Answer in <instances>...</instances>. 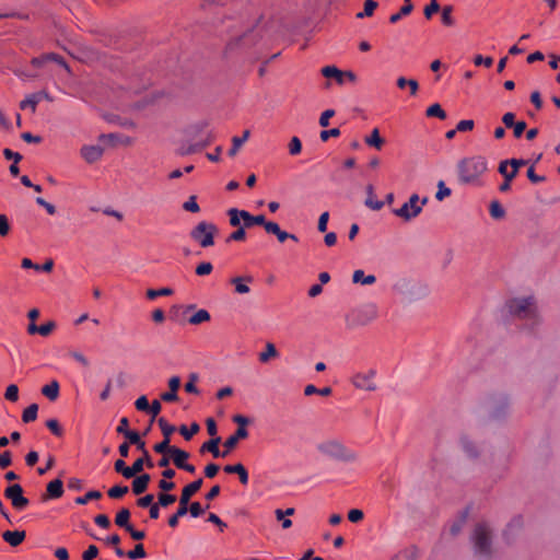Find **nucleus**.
<instances>
[{
  "instance_id": "nucleus-1",
  "label": "nucleus",
  "mask_w": 560,
  "mask_h": 560,
  "mask_svg": "<svg viewBox=\"0 0 560 560\" xmlns=\"http://www.w3.org/2000/svg\"><path fill=\"white\" fill-rule=\"evenodd\" d=\"M456 170L462 185H480L482 175L488 171V161L481 155L464 158L458 161Z\"/></svg>"
},
{
  "instance_id": "nucleus-2",
  "label": "nucleus",
  "mask_w": 560,
  "mask_h": 560,
  "mask_svg": "<svg viewBox=\"0 0 560 560\" xmlns=\"http://www.w3.org/2000/svg\"><path fill=\"white\" fill-rule=\"evenodd\" d=\"M508 308L513 316L525 320L529 330L540 323L538 307L533 296L513 299L508 303Z\"/></svg>"
},
{
  "instance_id": "nucleus-3",
  "label": "nucleus",
  "mask_w": 560,
  "mask_h": 560,
  "mask_svg": "<svg viewBox=\"0 0 560 560\" xmlns=\"http://www.w3.org/2000/svg\"><path fill=\"white\" fill-rule=\"evenodd\" d=\"M317 451L331 459L351 463L355 460V454L348 450L340 441L338 440H326L317 444Z\"/></svg>"
},
{
  "instance_id": "nucleus-4",
  "label": "nucleus",
  "mask_w": 560,
  "mask_h": 560,
  "mask_svg": "<svg viewBox=\"0 0 560 560\" xmlns=\"http://www.w3.org/2000/svg\"><path fill=\"white\" fill-rule=\"evenodd\" d=\"M202 482H203L202 479L199 478L183 488L182 494L179 497V504H178L177 511L175 512V514H173L168 518V525L171 527H173V528L177 527L179 518L185 516L188 513L189 501H190L191 497L197 491L200 490V488L202 487Z\"/></svg>"
},
{
  "instance_id": "nucleus-5",
  "label": "nucleus",
  "mask_w": 560,
  "mask_h": 560,
  "mask_svg": "<svg viewBox=\"0 0 560 560\" xmlns=\"http://www.w3.org/2000/svg\"><path fill=\"white\" fill-rule=\"evenodd\" d=\"M116 432L118 434H122L129 441V443L136 445V447L140 452H143V455H145L147 467L153 468L154 465H153V462L151 459V456H150L148 450L145 448V442L141 440V436L138 432L129 430L128 418L122 417L119 420V424L116 429Z\"/></svg>"
},
{
  "instance_id": "nucleus-6",
  "label": "nucleus",
  "mask_w": 560,
  "mask_h": 560,
  "mask_svg": "<svg viewBox=\"0 0 560 560\" xmlns=\"http://www.w3.org/2000/svg\"><path fill=\"white\" fill-rule=\"evenodd\" d=\"M218 231L219 229L215 224L201 221L190 231L189 235L201 247L207 248L214 244V235Z\"/></svg>"
},
{
  "instance_id": "nucleus-7",
  "label": "nucleus",
  "mask_w": 560,
  "mask_h": 560,
  "mask_svg": "<svg viewBox=\"0 0 560 560\" xmlns=\"http://www.w3.org/2000/svg\"><path fill=\"white\" fill-rule=\"evenodd\" d=\"M427 202V197L420 200L417 194H412L408 201L405 202L400 208L394 209L393 213L405 221H411L422 212V209Z\"/></svg>"
},
{
  "instance_id": "nucleus-8",
  "label": "nucleus",
  "mask_w": 560,
  "mask_h": 560,
  "mask_svg": "<svg viewBox=\"0 0 560 560\" xmlns=\"http://www.w3.org/2000/svg\"><path fill=\"white\" fill-rule=\"evenodd\" d=\"M475 552L479 556L491 555V530L486 524H478L472 534Z\"/></svg>"
},
{
  "instance_id": "nucleus-9",
  "label": "nucleus",
  "mask_w": 560,
  "mask_h": 560,
  "mask_svg": "<svg viewBox=\"0 0 560 560\" xmlns=\"http://www.w3.org/2000/svg\"><path fill=\"white\" fill-rule=\"evenodd\" d=\"M378 317V307L374 302H366L354 308L348 318L355 326H364Z\"/></svg>"
},
{
  "instance_id": "nucleus-10",
  "label": "nucleus",
  "mask_w": 560,
  "mask_h": 560,
  "mask_svg": "<svg viewBox=\"0 0 560 560\" xmlns=\"http://www.w3.org/2000/svg\"><path fill=\"white\" fill-rule=\"evenodd\" d=\"M4 497L11 501L16 511H23L30 504V500L23 495V488L19 483H13L4 490Z\"/></svg>"
},
{
  "instance_id": "nucleus-11",
  "label": "nucleus",
  "mask_w": 560,
  "mask_h": 560,
  "mask_svg": "<svg viewBox=\"0 0 560 560\" xmlns=\"http://www.w3.org/2000/svg\"><path fill=\"white\" fill-rule=\"evenodd\" d=\"M144 465H147L145 455L138 458L130 467L126 466L124 459H117L114 464V468L116 472L121 474L125 478L129 479L141 472Z\"/></svg>"
},
{
  "instance_id": "nucleus-12",
  "label": "nucleus",
  "mask_w": 560,
  "mask_h": 560,
  "mask_svg": "<svg viewBox=\"0 0 560 560\" xmlns=\"http://www.w3.org/2000/svg\"><path fill=\"white\" fill-rule=\"evenodd\" d=\"M375 371L371 370L368 373H358L352 377V384L354 387L363 390H375L376 385L374 383Z\"/></svg>"
},
{
  "instance_id": "nucleus-13",
  "label": "nucleus",
  "mask_w": 560,
  "mask_h": 560,
  "mask_svg": "<svg viewBox=\"0 0 560 560\" xmlns=\"http://www.w3.org/2000/svg\"><path fill=\"white\" fill-rule=\"evenodd\" d=\"M509 162H500L499 173L504 177V182L499 186L501 192H508L511 189V183L516 177V171H508Z\"/></svg>"
},
{
  "instance_id": "nucleus-14",
  "label": "nucleus",
  "mask_w": 560,
  "mask_h": 560,
  "mask_svg": "<svg viewBox=\"0 0 560 560\" xmlns=\"http://www.w3.org/2000/svg\"><path fill=\"white\" fill-rule=\"evenodd\" d=\"M266 232L276 235L280 243H284L288 240H291L293 242L299 241L295 234H291L281 230L279 224L272 221L266 224Z\"/></svg>"
},
{
  "instance_id": "nucleus-15",
  "label": "nucleus",
  "mask_w": 560,
  "mask_h": 560,
  "mask_svg": "<svg viewBox=\"0 0 560 560\" xmlns=\"http://www.w3.org/2000/svg\"><path fill=\"white\" fill-rule=\"evenodd\" d=\"M247 436L248 431L246 428H237L235 433L225 440V451L222 453V456L225 457L237 445L240 440L246 439Z\"/></svg>"
},
{
  "instance_id": "nucleus-16",
  "label": "nucleus",
  "mask_w": 560,
  "mask_h": 560,
  "mask_svg": "<svg viewBox=\"0 0 560 560\" xmlns=\"http://www.w3.org/2000/svg\"><path fill=\"white\" fill-rule=\"evenodd\" d=\"M63 494V483L60 479L50 481L46 487V493L42 495V501L58 499Z\"/></svg>"
},
{
  "instance_id": "nucleus-17",
  "label": "nucleus",
  "mask_w": 560,
  "mask_h": 560,
  "mask_svg": "<svg viewBox=\"0 0 560 560\" xmlns=\"http://www.w3.org/2000/svg\"><path fill=\"white\" fill-rule=\"evenodd\" d=\"M180 387V378L178 376H172L168 380L170 390L161 395V399L166 402H173L178 399L177 390Z\"/></svg>"
},
{
  "instance_id": "nucleus-18",
  "label": "nucleus",
  "mask_w": 560,
  "mask_h": 560,
  "mask_svg": "<svg viewBox=\"0 0 560 560\" xmlns=\"http://www.w3.org/2000/svg\"><path fill=\"white\" fill-rule=\"evenodd\" d=\"M103 148L100 145H84L81 149V155L88 163L98 161L103 155Z\"/></svg>"
},
{
  "instance_id": "nucleus-19",
  "label": "nucleus",
  "mask_w": 560,
  "mask_h": 560,
  "mask_svg": "<svg viewBox=\"0 0 560 560\" xmlns=\"http://www.w3.org/2000/svg\"><path fill=\"white\" fill-rule=\"evenodd\" d=\"M243 222L245 229H249L253 225H261L266 230V224L270 221H267L264 214L253 215L248 211L244 210Z\"/></svg>"
},
{
  "instance_id": "nucleus-20",
  "label": "nucleus",
  "mask_w": 560,
  "mask_h": 560,
  "mask_svg": "<svg viewBox=\"0 0 560 560\" xmlns=\"http://www.w3.org/2000/svg\"><path fill=\"white\" fill-rule=\"evenodd\" d=\"M224 471L226 474H236L242 485L246 486L248 483V471L242 464L226 465Z\"/></svg>"
},
{
  "instance_id": "nucleus-21",
  "label": "nucleus",
  "mask_w": 560,
  "mask_h": 560,
  "mask_svg": "<svg viewBox=\"0 0 560 560\" xmlns=\"http://www.w3.org/2000/svg\"><path fill=\"white\" fill-rule=\"evenodd\" d=\"M26 533L24 530H7L2 534V538L5 542H8L12 547H16L23 542L25 539Z\"/></svg>"
},
{
  "instance_id": "nucleus-22",
  "label": "nucleus",
  "mask_w": 560,
  "mask_h": 560,
  "mask_svg": "<svg viewBox=\"0 0 560 560\" xmlns=\"http://www.w3.org/2000/svg\"><path fill=\"white\" fill-rule=\"evenodd\" d=\"M252 276L245 277H235L231 279V283L235 287V292L238 294H246L250 291L249 287L246 283L253 282Z\"/></svg>"
},
{
  "instance_id": "nucleus-23",
  "label": "nucleus",
  "mask_w": 560,
  "mask_h": 560,
  "mask_svg": "<svg viewBox=\"0 0 560 560\" xmlns=\"http://www.w3.org/2000/svg\"><path fill=\"white\" fill-rule=\"evenodd\" d=\"M320 73L328 79H335L338 84L345 83L343 71L339 70L335 66H326L322 68Z\"/></svg>"
},
{
  "instance_id": "nucleus-24",
  "label": "nucleus",
  "mask_w": 560,
  "mask_h": 560,
  "mask_svg": "<svg viewBox=\"0 0 560 560\" xmlns=\"http://www.w3.org/2000/svg\"><path fill=\"white\" fill-rule=\"evenodd\" d=\"M150 480H151V478H150V475H148V474H143V475L138 476L132 481V491H133V493L137 494V495L143 493L147 490Z\"/></svg>"
},
{
  "instance_id": "nucleus-25",
  "label": "nucleus",
  "mask_w": 560,
  "mask_h": 560,
  "mask_svg": "<svg viewBox=\"0 0 560 560\" xmlns=\"http://www.w3.org/2000/svg\"><path fill=\"white\" fill-rule=\"evenodd\" d=\"M366 199L364 201L365 206L372 210L378 211L384 207V201L374 199V187L372 185H368L366 187Z\"/></svg>"
},
{
  "instance_id": "nucleus-26",
  "label": "nucleus",
  "mask_w": 560,
  "mask_h": 560,
  "mask_svg": "<svg viewBox=\"0 0 560 560\" xmlns=\"http://www.w3.org/2000/svg\"><path fill=\"white\" fill-rule=\"evenodd\" d=\"M279 352L276 348V346L272 342H267L265 346V350L259 353V361L261 363H267L269 360L278 358Z\"/></svg>"
},
{
  "instance_id": "nucleus-27",
  "label": "nucleus",
  "mask_w": 560,
  "mask_h": 560,
  "mask_svg": "<svg viewBox=\"0 0 560 560\" xmlns=\"http://www.w3.org/2000/svg\"><path fill=\"white\" fill-rule=\"evenodd\" d=\"M353 283H361L364 285H371L375 283L376 277L374 275H364V271L361 269L354 270L352 275Z\"/></svg>"
},
{
  "instance_id": "nucleus-28",
  "label": "nucleus",
  "mask_w": 560,
  "mask_h": 560,
  "mask_svg": "<svg viewBox=\"0 0 560 560\" xmlns=\"http://www.w3.org/2000/svg\"><path fill=\"white\" fill-rule=\"evenodd\" d=\"M221 442V438L220 436H215L211 440H209L208 442L203 443V445L201 446V452H210L213 457H220L222 456V453L220 452L219 450V444Z\"/></svg>"
},
{
  "instance_id": "nucleus-29",
  "label": "nucleus",
  "mask_w": 560,
  "mask_h": 560,
  "mask_svg": "<svg viewBox=\"0 0 560 560\" xmlns=\"http://www.w3.org/2000/svg\"><path fill=\"white\" fill-rule=\"evenodd\" d=\"M412 10L413 4L411 3V0H405V3L402 7H400V10L389 16V22L393 24L397 23L402 16L409 15Z\"/></svg>"
},
{
  "instance_id": "nucleus-30",
  "label": "nucleus",
  "mask_w": 560,
  "mask_h": 560,
  "mask_svg": "<svg viewBox=\"0 0 560 560\" xmlns=\"http://www.w3.org/2000/svg\"><path fill=\"white\" fill-rule=\"evenodd\" d=\"M59 383L57 381H52L42 388V394L49 400L54 401L59 396Z\"/></svg>"
},
{
  "instance_id": "nucleus-31",
  "label": "nucleus",
  "mask_w": 560,
  "mask_h": 560,
  "mask_svg": "<svg viewBox=\"0 0 560 560\" xmlns=\"http://www.w3.org/2000/svg\"><path fill=\"white\" fill-rule=\"evenodd\" d=\"M249 135V130H245L242 137L232 138V148L229 150L230 156H234L237 154L240 148L248 140Z\"/></svg>"
},
{
  "instance_id": "nucleus-32",
  "label": "nucleus",
  "mask_w": 560,
  "mask_h": 560,
  "mask_svg": "<svg viewBox=\"0 0 560 560\" xmlns=\"http://www.w3.org/2000/svg\"><path fill=\"white\" fill-rule=\"evenodd\" d=\"M129 520H130V511L128 509L124 508L116 514L115 524L126 530L129 526L132 525V524H130Z\"/></svg>"
},
{
  "instance_id": "nucleus-33",
  "label": "nucleus",
  "mask_w": 560,
  "mask_h": 560,
  "mask_svg": "<svg viewBox=\"0 0 560 560\" xmlns=\"http://www.w3.org/2000/svg\"><path fill=\"white\" fill-rule=\"evenodd\" d=\"M172 456L174 465L180 469V467L186 463V460L189 457V453L186 451H183L180 448L175 447L172 453L170 454Z\"/></svg>"
},
{
  "instance_id": "nucleus-34",
  "label": "nucleus",
  "mask_w": 560,
  "mask_h": 560,
  "mask_svg": "<svg viewBox=\"0 0 560 560\" xmlns=\"http://www.w3.org/2000/svg\"><path fill=\"white\" fill-rule=\"evenodd\" d=\"M365 143L370 147H373L377 150L382 148L384 144V140L380 136V131L377 128H374L369 137L365 138Z\"/></svg>"
},
{
  "instance_id": "nucleus-35",
  "label": "nucleus",
  "mask_w": 560,
  "mask_h": 560,
  "mask_svg": "<svg viewBox=\"0 0 560 560\" xmlns=\"http://www.w3.org/2000/svg\"><path fill=\"white\" fill-rule=\"evenodd\" d=\"M425 115L428 117H436L439 119L444 120L446 118L445 110L441 107L440 104L435 103L429 106L425 110Z\"/></svg>"
},
{
  "instance_id": "nucleus-36",
  "label": "nucleus",
  "mask_w": 560,
  "mask_h": 560,
  "mask_svg": "<svg viewBox=\"0 0 560 560\" xmlns=\"http://www.w3.org/2000/svg\"><path fill=\"white\" fill-rule=\"evenodd\" d=\"M37 411L38 406L36 404H32L27 408H25L22 415L23 422L30 423L32 421H35L37 418Z\"/></svg>"
},
{
  "instance_id": "nucleus-37",
  "label": "nucleus",
  "mask_w": 560,
  "mask_h": 560,
  "mask_svg": "<svg viewBox=\"0 0 560 560\" xmlns=\"http://www.w3.org/2000/svg\"><path fill=\"white\" fill-rule=\"evenodd\" d=\"M489 212L490 215L495 220H500L505 215V210L498 200H493L490 203Z\"/></svg>"
},
{
  "instance_id": "nucleus-38",
  "label": "nucleus",
  "mask_w": 560,
  "mask_h": 560,
  "mask_svg": "<svg viewBox=\"0 0 560 560\" xmlns=\"http://www.w3.org/2000/svg\"><path fill=\"white\" fill-rule=\"evenodd\" d=\"M377 5H378L377 2L374 0H365L364 10L357 14V19H364L368 16H372L374 13V10L377 8Z\"/></svg>"
},
{
  "instance_id": "nucleus-39",
  "label": "nucleus",
  "mask_w": 560,
  "mask_h": 560,
  "mask_svg": "<svg viewBox=\"0 0 560 560\" xmlns=\"http://www.w3.org/2000/svg\"><path fill=\"white\" fill-rule=\"evenodd\" d=\"M38 103H39L38 97L35 96L34 93H33V94H30L28 96H26L20 103V107H21V109L30 108L32 110V113H35L36 106H37Z\"/></svg>"
},
{
  "instance_id": "nucleus-40",
  "label": "nucleus",
  "mask_w": 560,
  "mask_h": 560,
  "mask_svg": "<svg viewBox=\"0 0 560 560\" xmlns=\"http://www.w3.org/2000/svg\"><path fill=\"white\" fill-rule=\"evenodd\" d=\"M228 215L230 218V224L232 226H240L241 220H243L244 210H238L236 208H231L228 211Z\"/></svg>"
},
{
  "instance_id": "nucleus-41",
  "label": "nucleus",
  "mask_w": 560,
  "mask_h": 560,
  "mask_svg": "<svg viewBox=\"0 0 560 560\" xmlns=\"http://www.w3.org/2000/svg\"><path fill=\"white\" fill-rule=\"evenodd\" d=\"M210 319V314L208 311L206 310H199L198 312H196L190 318H189V323L191 325H199L203 322H208Z\"/></svg>"
},
{
  "instance_id": "nucleus-42",
  "label": "nucleus",
  "mask_w": 560,
  "mask_h": 560,
  "mask_svg": "<svg viewBox=\"0 0 560 560\" xmlns=\"http://www.w3.org/2000/svg\"><path fill=\"white\" fill-rule=\"evenodd\" d=\"M102 498V493L97 490H91L83 497L75 498L74 502L80 505L86 504L90 500H97Z\"/></svg>"
},
{
  "instance_id": "nucleus-43",
  "label": "nucleus",
  "mask_w": 560,
  "mask_h": 560,
  "mask_svg": "<svg viewBox=\"0 0 560 560\" xmlns=\"http://www.w3.org/2000/svg\"><path fill=\"white\" fill-rule=\"evenodd\" d=\"M199 430H200V427H199V424L197 422L191 423L189 429L186 425H182L179 428L180 434L187 441L190 440L196 433H198Z\"/></svg>"
},
{
  "instance_id": "nucleus-44",
  "label": "nucleus",
  "mask_w": 560,
  "mask_h": 560,
  "mask_svg": "<svg viewBox=\"0 0 560 560\" xmlns=\"http://www.w3.org/2000/svg\"><path fill=\"white\" fill-rule=\"evenodd\" d=\"M158 423L163 433V436L171 439V435L175 432L176 428L173 424H170L163 417L158 420Z\"/></svg>"
},
{
  "instance_id": "nucleus-45",
  "label": "nucleus",
  "mask_w": 560,
  "mask_h": 560,
  "mask_svg": "<svg viewBox=\"0 0 560 560\" xmlns=\"http://www.w3.org/2000/svg\"><path fill=\"white\" fill-rule=\"evenodd\" d=\"M453 13V7L452 5H445L442 9V23L445 26H453L455 24V20L452 15Z\"/></svg>"
},
{
  "instance_id": "nucleus-46",
  "label": "nucleus",
  "mask_w": 560,
  "mask_h": 560,
  "mask_svg": "<svg viewBox=\"0 0 560 560\" xmlns=\"http://www.w3.org/2000/svg\"><path fill=\"white\" fill-rule=\"evenodd\" d=\"M170 438H164V440L154 445V451L159 454H171L175 446L170 445Z\"/></svg>"
},
{
  "instance_id": "nucleus-47",
  "label": "nucleus",
  "mask_w": 560,
  "mask_h": 560,
  "mask_svg": "<svg viewBox=\"0 0 560 560\" xmlns=\"http://www.w3.org/2000/svg\"><path fill=\"white\" fill-rule=\"evenodd\" d=\"M173 293V290L170 289V288H161V289H149L147 291V298L149 300H154L159 296H166V295H171Z\"/></svg>"
},
{
  "instance_id": "nucleus-48",
  "label": "nucleus",
  "mask_w": 560,
  "mask_h": 560,
  "mask_svg": "<svg viewBox=\"0 0 560 560\" xmlns=\"http://www.w3.org/2000/svg\"><path fill=\"white\" fill-rule=\"evenodd\" d=\"M127 557L130 560L142 559L147 557L144 547L142 544H137L135 548L127 552Z\"/></svg>"
},
{
  "instance_id": "nucleus-49",
  "label": "nucleus",
  "mask_w": 560,
  "mask_h": 560,
  "mask_svg": "<svg viewBox=\"0 0 560 560\" xmlns=\"http://www.w3.org/2000/svg\"><path fill=\"white\" fill-rule=\"evenodd\" d=\"M127 486H114L107 492L108 497L112 499H120L128 492Z\"/></svg>"
},
{
  "instance_id": "nucleus-50",
  "label": "nucleus",
  "mask_w": 560,
  "mask_h": 560,
  "mask_svg": "<svg viewBox=\"0 0 560 560\" xmlns=\"http://www.w3.org/2000/svg\"><path fill=\"white\" fill-rule=\"evenodd\" d=\"M416 558L417 550L415 548H410L398 552L392 560H415Z\"/></svg>"
},
{
  "instance_id": "nucleus-51",
  "label": "nucleus",
  "mask_w": 560,
  "mask_h": 560,
  "mask_svg": "<svg viewBox=\"0 0 560 560\" xmlns=\"http://www.w3.org/2000/svg\"><path fill=\"white\" fill-rule=\"evenodd\" d=\"M198 381V374L191 373L189 375L188 382L185 384V390L189 394H199V389L196 386V383Z\"/></svg>"
},
{
  "instance_id": "nucleus-52",
  "label": "nucleus",
  "mask_w": 560,
  "mask_h": 560,
  "mask_svg": "<svg viewBox=\"0 0 560 560\" xmlns=\"http://www.w3.org/2000/svg\"><path fill=\"white\" fill-rule=\"evenodd\" d=\"M460 443H462L463 450L465 451V453L468 456L475 457L477 455V448L472 441H470L466 438H463Z\"/></svg>"
},
{
  "instance_id": "nucleus-53",
  "label": "nucleus",
  "mask_w": 560,
  "mask_h": 560,
  "mask_svg": "<svg viewBox=\"0 0 560 560\" xmlns=\"http://www.w3.org/2000/svg\"><path fill=\"white\" fill-rule=\"evenodd\" d=\"M441 9L438 0H431L430 3L424 8L423 14L425 19L430 20L432 15L439 12Z\"/></svg>"
},
{
  "instance_id": "nucleus-54",
  "label": "nucleus",
  "mask_w": 560,
  "mask_h": 560,
  "mask_svg": "<svg viewBox=\"0 0 560 560\" xmlns=\"http://www.w3.org/2000/svg\"><path fill=\"white\" fill-rule=\"evenodd\" d=\"M521 527H522V520H521V517L514 518L506 526V529L504 530V536H505L506 540L510 541L509 535L517 532Z\"/></svg>"
},
{
  "instance_id": "nucleus-55",
  "label": "nucleus",
  "mask_w": 560,
  "mask_h": 560,
  "mask_svg": "<svg viewBox=\"0 0 560 560\" xmlns=\"http://www.w3.org/2000/svg\"><path fill=\"white\" fill-rule=\"evenodd\" d=\"M175 501H176V497L174 494L160 493L158 495V504L163 508L172 505L173 503H175Z\"/></svg>"
},
{
  "instance_id": "nucleus-56",
  "label": "nucleus",
  "mask_w": 560,
  "mask_h": 560,
  "mask_svg": "<svg viewBox=\"0 0 560 560\" xmlns=\"http://www.w3.org/2000/svg\"><path fill=\"white\" fill-rule=\"evenodd\" d=\"M451 189L445 186L443 180H440L438 184V191L435 194L436 200L442 201L444 198L451 196Z\"/></svg>"
},
{
  "instance_id": "nucleus-57",
  "label": "nucleus",
  "mask_w": 560,
  "mask_h": 560,
  "mask_svg": "<svg viewBox=\"0 0 560 560\" xmlns=\"http://www.w3.org/2000/svg\"><path fill=\"white\" fill-rule=\"evenodd\" d=\"M183 209L188 211V212H192V213L199 212L200 208H199V205L196 201V197L195 196H190L188 198V200L183 203Z\"/></svg>"
},
{
  "instance_id": "nucleus-58",
  "label": "nucleus",
  "mask_w": 560,
  "mask_h": 560,
  "mask_svg": "<svg viewBox=\"0 0 560 560\" xmlns=\"http://www.w3.org/2000/svg\"><path fill=\"white\" fill-rule=\"evenodd\" d=\"M4 397L9 401H12V402L16 401L19 399V388H18V386L14 385V384L9 385L7 387V389H5Z\"/></svg>"
},
{
  "instance_id": "nucleus-59",
  "label": "nucleus",
  "mask_w": 560,
  "mask_h": 560,
  "mask_svg": "<svg viewBox=\"0 0 560 560\" xmlns=\"http://www.w3.org/2000/svg\"><path fill=\"white\" fill-rule=\"evenodd\" d=\"M45 58L47 61L57 62L58 65L62 66L68 72H70L69 66L67 65V62L65 61V59L61 56H59L55 52H48V54H45Z\"/></svg>"
},
{
  "instance_id": "nucleus-60",
  "label": "nucleus",
  "mask_w": 560,
  "mask_h": 560,
  "mask_svg": "<svg viewBox=\"0 0 560 560\" xmlns=\"http://www.w3.org/2000/svg\"><path fill=\"white\" fill-rule=\"evenodd\" d=\"M302 142L298 137H293L289 143V152L291 155H298L301 153Z\"/></svg>"
},
{
  "instance_id": "nucleus-61",
  "label": "nucleus",
  "mask_w": 560,
  "mask_h": 560,
  "mask_svg": "<svg viewBox=\"0 0 560 560\" xmlns=\"http://www.w3.org/2000/svg\"><path fill=\"white\" fill-rule=\"evenodd\" d=\"M212 270L213 266L209 261L201 262L196 267V273L198 276H208L212 272Z\"/></svg>"
},
{
  "instance_id": "nucleus-62",
  "label": "nucleus",
  "mask_w": 560,
  "mask_h": 560,
  "mask_svg": "<svg viewBox=\"0 0 560 560\" xmlns=\"http://www.w3.org/2000/svg\"><path fill=\"white\" fill-rule=\"evenodd\" d=\"M46 427L51 431V433L56 436H61L63 431L59 425V422L56 419H49L46 422Z\"/></svg>"
},
{
  "instance_id": "nucleus-63",
  "label": "nucleus",
  "mask_w": 560,
  "mask_h": 560,
  "mask_svg": "<svg viewBox=\"0 0 560 560\" xmlns=\"http://www.w3.org/2000/svg\"><path fill=\"white\" fill-rule=\"evenodd\" d=\"M465 521H466V515L464 514L460 518H458L451 525L450 533L452 536H456L462 530V528L465 524Z\"/></svg>"
},
{
  "instance_id": "nucleus-64",
  "label": "nucleus",
  "mask_w": 560,
  "mask_h": 560,
  "mask_svg": "<svg viewBox=\"0 0 560 560\" xmlns=\"http://www.w3.org/2000/svg\"><path fill=\"white\" fill-rule=\"evenodd\" d=\"M98 555V548L95 545H90L82 553V560H93Z\"/></svg>"
}]
</instances>
